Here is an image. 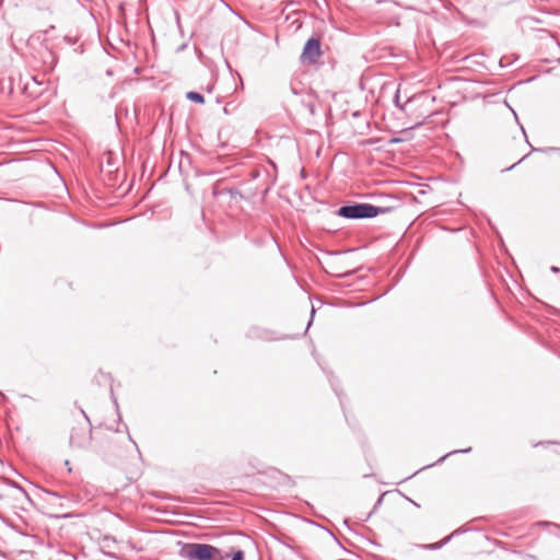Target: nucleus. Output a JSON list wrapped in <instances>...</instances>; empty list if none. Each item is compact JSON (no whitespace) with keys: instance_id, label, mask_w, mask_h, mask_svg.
<instances>
[{"instance_id":"1","label":"nucleus","mask_w":560,"mask_h":560,"mask_svg":"<svg viewBox=\"0 0 560 560\" xmlns=\"http://www.w3.org/2000/svg\"><path fill=\"white\" fill-rule=\"evenodd\" d=\"M396 206L376 207L369 203H359L353 206H345L339 210V214L348 219L374 218L381 213L390 212Z\"/></svg>"},{"instance_id":"2","label":"nucleus","mask_w":560,"mask_h":560,"mask_svg":"<svg viewBox=\"0 0 560 560\" xmlns=\"http://www.w3.org/2000/svg\"><path fill=\"white\" fill-rule=\"evenodd\" d=\"M185 552L190 560H222L220 550L211 545L190 544L186 546Z\"/></svg>"},{"instance_id":"3","label":"nucleus","mask_w":560,"mask_h":560,"mask_svg":"<svg viewBox=\"0 0 560 560\" xmlns=\"http://www.w3.org/2000/svg\"><path fill=\"white\" fill-rule=\"evenodd\" d=\"M90 430L86 427L72 428L69 439V446L71 448H84L90 441Z\"/></svg>"},{"instance_id":"4","label":"nucleus","mask_w":560,"mask_h":560,"mask_svg":"<svg viewBox=\"0 0 560 560\" xmlns=\"http://www.w3.org/2000/svg\"><path fill=\"white\" fill-rule=\"evenodd\" d=\"M320 55L322 49L319 40L311 38L306 42L301 58L303 61L315 63L320 57Z\"/></svg>"},{"instance_id":"5","label":"nucleus","mask_w":560,"mask_h":560,"mask_svg":"<svg viewBox=\"0 0 560 560\" xmlns=\"http://www.w3.org/2000/svg\"><path fill=\"white\" fill-rule=\"evenodd\" d=\"M187 98L195 102V103H198V104H203L205 103V98L201 94L197 93V92H188L186 94Z\"/></svg>"},{"instance_id":"6","label":"nucleus","mask_w":560,"mask_h":560,"mask_svg":"<svg viewBox=\"0 0 560 560\" xmlns=\"http://www.w3.org/2000/svg\"><path fill=\"white\" fill-rule=\"evenodd\" d=\"M232 560H244V552L242 550L236 551Z\"/></svg>"},{"instance_id":"7","label":"nucleus","mask_w":560,"mask_h":560,"mask_svg":"<svg viewBox=\"0 0 560 560\" xmlns=\"http://www.w3.org/2000/svg\"><path fill=\"white\" fill-rule=\"evenodd\" d=\"M552 271H553V272H557V271H558V268H557V267H553V268H552Z\"/></svg>"}]
</instances>
